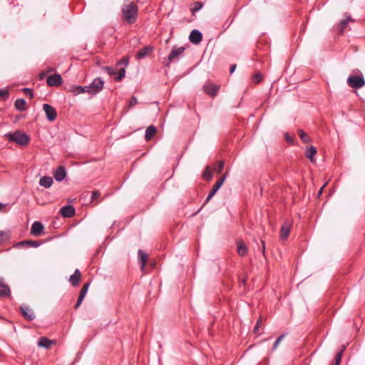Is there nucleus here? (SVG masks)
<instances>
[{
	"mask_svg": "<svg viewBox=\"0 0 365 365\" xmlns=\"http://www.w3.org/2000/svg\"><path fill=\"white\" fill-rule=\"evenodd\" d=\"M128 58L127 57H123L118 63V65L123 64L125 66L128 65Z\"/></svg>",
	"mask_w": 365,
	"mask_h": 365,
	"instance_id": "obj_46",
	"label": "nucleus"
},
{
	"mask_svg": "<svg viewBox=\"0 0 365 365\" xmlns=\"http://www.w3.org/2000/svg\"><path fill=\"white\" fill-rule=\"evenodd\" d=\"M56 341L53 340H51L46 336H42L39 338L38 345V346L44 347L46 349H49L51 345L55 344Z\"/></svg>",
	"mask_w": 365,
	"mask_h": 365,
	"instance_id": "obj_20",
	"label": "nucleus"
},
{
	"mask_svg": "<svg viewBox=\"0 0 365 365\" xmlns=\"http://www.w3.org/2000/svg\"><path fill=\"white\" fill-rule=\"evenodd\" d=\"M298 135L303 143H308L311 141L310 137L303 130H299Z\"/></svg>",
	"mask_w": 365,
	"mask_h": 365,
	"instance_id": "obj_32",
	"label": "nucleus"
},
{
	"mask_svg": "<svg viewBox=\"0 0 365 365\" xmlns=\"http://www.w3.org/2000/svg\"><path fill=\"white\" fill-rule=\"evenodd\" d=\"M346 349V346L343 345L339 351H338L334 357V363L332 365H339L341 363V357L344 350Z\"/></svg>",
	"mask_w": 365,
	"mask_h": 365,
	"instance_id": "obj_29",
	"label": "nucleus"
},
{
	"mask_svg": "<svg viewBox=\"0 0 365 365\" xmlns=\"http://www.w3.org/2000/svg\"><path fill=\"white\" fill-rule=\"evenodd\" d=\"M26 102L24 98H19L14 103L15 108L19 111H24L26 109Z\"/></svg>",
	"mask_w": 365,
	"mask_h": 365,
	"instance_id": "obj_27",
	"label": "nucleus"
},
{
	"mask_svg": "<svg viewBox=\"0 0 365 365\" xmlns=\"http://www.w3.org/2000/svg\"><path fill=\"white\" fill-rule=\"evenodd\" d=\"M44 76H45V73H40V75H39V78H40V79H43V77H44Z\"/></svg>",
	"mask_w": 365,
	"mask_h": 365,
	"instance_id": "obj_51",
	"label": "nucleus"
},
{
	"mask_svg": "<svg viewBox=\"0 0 365 365\" xmlns=\"http://www.w3.org/2000/svg\"><path fill=\"white\" fill-rule=\"evenodd\" d=\"M138 6L133 1L124 4L122 7V16L125 21L129 24L135 22L138 16Z\"/></svg>",
	"mask_w": 365,
	"mask_h": 365,
	"instance_id": "obj_1",
	"label": "nucleus"
},
{
	"mask_svg": "<svg viewBox=\"0 0 365 365\" xmlns=\"http://www.w3.org/2000/svg\"><path fill=\"white\" fill-rule=\"evenodd\" d=\"M354 21V19L350 16H348L346 19L341 21L339 24V33L342 34L346 29V26H348L349 22Z\"/></svg>",
	"mask_w": 365,
	"mask_h": 365,
	"instance_id": "obj_26",
	"label": "nucleus"
},
{
	"mask_svg": "<svg viewBox=\"0 0 365 365\" xmlns=\"http://www.w3.org/2000/svg\"><path fill=\"white\" fill-rule=\"evenodd\" d=\"M153 50V47L150 46H144L136 54L137 59H142L148 56V54Z\"/></svg>",
	"mask_w": 365,
	"mask_h": 365,
	"instance_id": "obj_19",
	"label": "nucleus"
},
{
	"mask_svg": "<svg viewBox=\"0 0 365 365\" xmlns=\"http://www.w3.org/2000/svg\"><path fill=\"white\" fill-rule=\"evenodd\" d=\"M138 103V99L135 96H132L130 100L129 108H132L137 105Z\"/></svg>",
	"mask_w": 365,
	"mask_h": 365,
	"instance_id": "obj_41",
	"label": "nucleus"
},
{
	"mask_svg": "<svg viewBox=\"0 0 365 365\" xmlns=\"http://www.w3.org/2000/svg\"><path fill=\"white\" fill-rule=\"evenodd\" d=\"M138 255L140 257V269L141 270H143L147 264L148 256L141 250H138Z\"/></svg>",
	"mask_w": 365,
	"mask_h": 365,
	"instance_id": "obj_25",
	"label": "nucleus"
},
{
	"mask_svg": "<svg viewBox=\"0 0 365 365\" xmlns=\"http://www.w3.org/2000/svg\"><path fill=\"white\" fill-rule=\"evenodd\" d=\"M202 89L206 94L215 97L219 91L220 86L212 83H206L203 86Z\"/></svg>",
	"mask_w": 365,
	"mask_h": 365,
	"instance_id": "obj_9",
	"label": "nucleus"
},
{
	"mask_svg": "<svg viewBox=\"0 0 365 365\" xmlns=\"http://www.w3.org/2000/svg\"><path fill=\"white\" fill-rule=\"evenodd\" d=\"M101 192L98 190H94L92 192L91 200L93 201L100 197Z\"/></svg>",
	"mask_w": 365,
	"mask_h": 365,
	"instance_id": "obj_42",
	"label": "nucleus"
},
{
	"mask_svg": "<svg viewBox=\"0 0 365 365\" xmlns=\"http://www.w3.org/2000/svg\"><path fill=\"white\" fill-rule=\"evenodd\" d=\"M9 231H0V245H2L9 240Z\"/></svg>",
	"mask_w": 365,
	"mask_h": 365,
	"instance_id": "obj_31",
	"label": "nucleus"
},
{
	"mask_svg": "<svg viewBox=\"0 0 365 365\" xmlns=\"http://www.w3.org/2000/svg\"><path fill=\"white\" fill-rule=\"evenodd\" d=\"M69 91L73 93L74 95H78L80 93H88V86H71Z\"/></svg>",
	"mask_w": 365,
	"mask_h": 365,
	"instance_id": "obj_21",
	"label": "nucleus"
},
{
	"mask_svg": "<svg viewBox=\"0 0 365 365\" xmlns=\"http://www.w3.org/2000/svg\"><path fill=\"white\" fill-rule=\"evenodd\" d=\"M285 336V334H283L282 335H280L277 339V340L275 341V342L273 344V346H272V350H274L277 349V347L278 346L279 344L280 343V341L284 339Z\"/></svg>",
	"mask_w": 365,
	"mask_h": 365,
	"instance_id": "obj_38",
	"label": "nucleus"
},
{
	"mask_svg": "<svg viewBox=\"0 0 365 365\" xmlns=\"http://www.w3.org/2000/svg\"><path fill=\"white\" fill-rule=\"evenodd\" d=\"M225 178H226V174H224L220 179L217 180V181L212 186L210 192L207 196L204 204L207 203L212 199V197L215 195L217 191L220 188V187L223 184Z\"/></svg>",
	"mask_w": 365,
	"mask_h": 365,
	"instance_id": "obj_6",
	"label": "nucleus"
},
{
	"mask_svg": "<svg viewBox=\"0 0 365 365\" xmlns=\"http://www.w3.org/2000/svg\"><path fill=\"white\" fill-rule=\"evenodd\" d=\"M20 311L25 319L31 322L35 319V314L34 312L28 306L21 305L20 307Z\"/></svg>",
	"mask_w": 365,
	"mask_h": 365,
	"instance_id": "obj_10",
	"label": "nucleus"
},
{
	"mask_svg": "<svg viewBox=\"0 0 365 365\" xmlns=\"http://www.w3.org/2000/svg\"><path fill=\"white\" fill-rule=\"evenodd\" d=\"M46 83L49 86H59L63 83V78L60 74L56 73L48 76Z\"/></svg>",
	"mask_w": 365,
	"mask_h": 365,
	"instance_id": "obj_8",
	"label": "nucleus"
},
{
	"mask_svg": "<svg viewBox=\"0 0 365 365\" xmlns=\"http://www.w3.org/2000/svg\"><path fill=\"white\" fill-rule=\"evenodd\" d=\"M223 168H224V162L223 161L218 162L217 167L215 169L216 172L217 173H222Z\"/></svg>",
	"mask_w": 365,
	"mask_h": 365,
	"instance_id": "obj_43",
	"label": "nucleus"
},
{
	"mask_svg": "<svg viewBox=\"0 0 365 365\" xmlns=\"http://www.w3.org/2000/svg\"><path fill=\"white\" fill-rule=\"evenodd\" d=\"M237 253L240 256L243 257L247 253V247L244 242H240L237 245Z\"/></svg>",
	"mask_w": 365,
	"mask_h": 365,
	"instance_id": "obj_30",
	"label": "nucleus"
},
{
	"mask_svg": "<svg viewBox=\"0 0 365 365\" xmlns=\"http://www.w3.org/2000/svg\"><path fill=\"white\" fill-rule=\"evenodd\" d=\"M292 225L289 222L287 221L285 222L281 227L280 230V238L282 240H287L288 237L290 230H291Z\"/></svg>",
	"mask_w": 365,
	"mask_h": 365,
	"instance_id": "obj_14",
	"label": "nucleus"
},
{
	"mask_svg": "<svg viewBox=\"0 0 365 365\" xmlns=\"http://www.w3.org/2000/svg\"><path fill=\"white\" fill-rule=\"evenodd\" d=\"M203 6V4L200 1H195L194 4H193V6L191 8V11L192 13H195L198 11H200L202 7Z\"/></svg>",
	"mask_w": 365,
	"mask_h": 365,
	"instance_id": "obj_34",
	"label": "nucleus"
},
{
	"mask_svg": "<svg viewBox=\"0 0 365 365\" xmlns=\"http://www.w3.org/2000/svg\"><path fill=\"white\" fill-rule=\"evenodd\" d=\"M157 133V128L154 125H150L147 128L145 133V139L146 141L150 140Z\"/></svg>",
	"mask_w": 365,
	"mask_h": 365,
	"instance_id": "obj_22",
	"label": "nucleus"
},
{
	"mask_svg": "<svg viewBox=\"0 0 365 365\" xmlns=\"http://www.w3.org/2000/svg\"><path fill=\"white\" fill-rule=\"evenodd\" d=\"M9 96V92L6 89H0V98H7Z\"/></svg>",
	"mask_w": 365,
	"mask_h": 365,
	"instance_id": "obj_39",
	"label": "nucleus"
},
{
	"mask_svg": "<svg viewBox=\"0 0 365 365\" xmlns=\"http://www.w3.org/2000/svg\"><path fill=\"white\" fill-rule=\"evenodd\" d=\"M88 86V93L96 95L101 92L104 86V81L99 77L93 79V81Z\"/></svg>",
	"mask_w": 365,
	"mask_h": 365,
	"instance_id": "obj_4",
	"label": "nucleus"
},
{
	"mask_svg": "<svg viewBox=\"0 0 365 365\" xmlns=\"http://www.w3.org/2000/svg\"><path fill=\"white\" fill-rule=\"evenodd\" d=\"M44 230V227L41 222L36 221L34 222L31 227V234L33 236H40L43 234Z\"/></svg>",
	"mask_w": 365,
	"mask_h": 365,
	"instance_id": "obj_11",
	"label": "nucleus"
},
{
	"mask_svg": "<svg viewBox=\"0 0 365 365\" xmlns=\"http://www.w3.org/2000/svg\"><path fill=\"white\" fill-rule=\"evenodd\" d=\"M22 91L24 92V94L28 96L30 99H32L34 98V93H33L32 89H31L29 88H24L22 89Z\"/></svg>",
	"mask_w": 365,
	"mask_h": 365,
	"instance_id": "obj_37",
	"label": "nucleus"
},
{
	"mask_svg": "<svg viewBox=\"0 0 365 365\" xmlns=\"http://www.w3.org/2000/svg\"><path fill=\"white\" fill-rule=\"evenodd\" d=\"M213 173L212 170L209 165H207L202 173V178L207 181L212 178Z\"/></svg>",
	"mask_w": 365,
	"mask_h": 365,
	"instance_id": "obj_28",
	"label": "nucleus"
},
{
	"mask_svg": "<svg viewBox=\"0 0 365 365\" xmlns=\"http://www.w3.org/2000/svg\"><path fill=\"white\" fill-rule=\"evenodd\" d=\"M89 286H90V282H86L83 285V287L80 291V294L78 296L76 304L75 305L76 309H78L80 307V305L81 304V303L88 292Z\"/></svg>",
	"mask_w": 365,
	"mask_h": 365,
	"instance_id": "obj_13",
	"label": "nucleus"
},
{
	"mask_svg": "<svg viewBox=\"0 0 365 365\" xmlns=\"http://www.w3.org/2000/svg\"><path fill=\"white\" fill-rule=\"evenodd\" d=\"M5 206H6V205H5L4 204H3V203H0V210H1V209H3L4 207H5Z\"/></svg>",
	"mask_w": 365,
	"mask_h": 365,
	"instance_id": "obj_52",
	"label": "nucleus"
},
{
	"mask_svg": "<svg viewBox=\"0 0 365 365\" xmlns=\"http://www.w3.org/2000/svg\"><path fill=\"white\" fill-rule=\"evenodd\" d=\"M262 252H264V249H265V243L264 241H262Z\"/></svg>",
	"mask_w": 365,
	"mask_h": 365,
	"instance_id": "obj_50",
	"label": "nucleus"
},
{
	"mask_svg": "<svg viewBox=\"0 0 365 365\" xmlns=\"http://www.w3.org/2000/svg\"><path fill=\"white\" fill-rule=\"evenodd\" d=\"M0 297H11V290L9 287L4 282V279L0 277Z\"/></svg>",
	"mask_w": 365,
	"mask_h": 365,
	"instance_id": "obj_15",
	"label": "nucleus"
},
{
	"mask_svg": "<svg viewBox=\"0 0 365 365\" xmlns=\"http://www.w3.org/2000/svg\"><path fill=\"white\" fill-rule=\"evenodd\" d=\"M262 80H263V76L261 73H256L253 76V78H252L253 83H257V84L261 83L262 81Z\"/></svg>",
	"mask_w": 365,
	"mask_h": 365,
	"instance_id": "obj_35",
	"label": "nucleus"
},
{
	"mask_svg": "<svg viewBox=\"0 0 365 365\" xmlns=\"http://www.w3.org/2000/svg\"><path fill=\"white\" fill-rule=\"evenodd\" d=\"M347 84L353 88L359 89L365 86V79L363 75L349 76L347 78Z\"/></svg>",
	"mask_w": 365,
	"mask_h": 365,
	"instance_id": "obj_3",
	"label": "nucleus"
},
{
	"mask_svg": "<svg viewBox=\"0 0 365 365\" xmlns=\"http://www.w3.org/2000/svg\"><path fill=\"white\" fill-rule=\"evenodd\" d=\"M6 136L9 141L14 142L21 146H26L30 142L29 135L20 130H16L14 133H9Z\"/></svg>",
	"mask_w": 365,
	"mask_h": 365,
	"instance_id": "obj_2",
	"label": "nucleus"
},
{
	"mask_svg": "<svg viewBox=\"0 0 365 365\" xmlns=\"http://www.w3.org/2000/svg\"><path fill=\"white\" fill-rule=\"evenodd\" d=\"M185 50V48L184 46L173 48L168 56V61L164 62L165 66L168 67L170 63L178 61L180 56L183 54Z\"/></svg>",
	"mask_w": 365,
	"mask_h": 365,
	"instance_id": "obj_5",
	"label": "nucleus"
},
{
	"mask_svg": "<svg viewBox=\"0 0 365 365\" xmlns=\"http://www.w3.org/2000/svg\"><path fill=\"white\" fill-rule=\"evenodd\" d=\"M66 175V171L63 166H59L54 172V178L56 181H62Z\"/></svg>",
	"mask_w": 365,
	"mask_h": 365,
	"instance_id": "obj_18",
	"label": "nucleus"
},
{
	"mask_svg": "<svg viewBox=\"0 0 365 365\" xmlns=\"http://www.w3.org/2000/svg\"><path fill=\"white\" fill-rule=\"evenodd\" d=\"M189 39L191 43L199 44L202 40V34L200 31L193 29L190 34Z\"/></svg>",
	"mask_w": 365,
	"mask_h": 365,
	"instance_id": "obj_12",
	"label": "nucleus"
},
{
	"mask_svg": "<svg viewBox=\"0 0 365 365\" xmlns=\"http://www.w3.org/2000/svg\"><path fill=\"white\" fill-rule=\"evenodd\" d=\"M103 69L110 76L116 75V72L110 66H105Z\"/></svg>",
	"mask_w": 365,
	"mask_h": 365,
	"instance_id": "obj_40",
	"label": "nucleus"
},
{
	"mask_svg": "<svg viewBox=\"0 0 365 365\" xmlns=\"http://www.w3.org/2000/svg\"><path fill=\"white\" fill-rule=\"evenodd\" d=\"M27 245L33 247H38L41 245V241L40 240H27Z\"/></svg>",
	"mask_w": 365,
	"mask_h": 365,
	"instance_id": "obj_36",
	"label": "nucleus"
},
{
	"mask_svg": "<svg viewBox=\"0 0 365 365\" xmlns=\"http://www.w3.org/2000/svg\"><path fill=\"white\" fill-rule=\"evenodd\" d=\"M27 242H28V241H27V240L21 241V242H19V243L17 244V246H24V245H26V244H27Z\"/></svg>",
	"mask_w": 365,
	"mask_h": 365,
	"instance_id": "obj_49",
	"label": "nucleus"
},
{
	"mask_svg": "<svg viewBox=\"0 0 365 365\" xmlns=\"http://www.w3.org/2000/svg\"><path fill=\"white\" fill-rule=\"evenodd\" d=\"M53 182V178L49 176H43V177L41 178V179L39 180L40 185H41L46 188L50 187L52 185Z\"/></svg>",
	"mask_w": 365,
	"mask_h": 365,
	"instance_id": "obj_23",
	"label": "nucleus"
},
{
	"mask_svg": "<svg viewBox=\"0 0 365 365\" xmlns=\"http://www.w3.org/2000/svg\"><path fill=\"white\" fill-rule=\"evenodd\" d=\"M236 67H237L236 64H232V65L230 66V72L231 73H232L235 71V70Z\"/></svg>",
	"mask_w": 365,
	"mask_h": 365,
	"instance_id": "obj_48",
	"label": "nucleus"
},
{
	"mask_svg": "<svg viewBox=\"0 0 365 365\" xmlns=\"http://www.w3.org/2000/svg\"><path fill=\"white\" fill-rule=\"evenodd\" d=\"M322 190H323V187H321V189L319 190V195L322 194Z\"/></svg>",
	"mask_w": 365,
	"mask_h": 365,
	"instance_id": "obj_53",
	"label": "nucleus"
},
{
	"mask_svg": "<svg viewBox=\"0 0 365 365\" xmlns=\"http://www.w3.org/2000/svg\"><path fill=\"white\" fill-rule=\"evenodd\" d=\"M81 278V273L76 269L73 274L70 276L69 282L73 287H77L79 284Z\"/></svg>",
	"mask_w": 365,
	"mask_h": 365,
	"instance_id": "obj_16",
	"label": "nucleus"
},
{
	"mask_svg": "<svg viewBox=\"0 0 365 365\" xmlns=\"http://www.w3.org/2000/svg\"><path fill=\"white\" fill-rule=\"evenodd\" d=\"M261 324H262V317H260L259 318V319L257 320L256 324H255V327L254 328V332L255 333H257L258 331H259V329L261 327Z\"/></svg>",
	"mask_w": 365,
	"mask_h": 365,
	"instance_id": "obj_44",
	"label": "nucleus"
},
{
	"mask_svg": "<svg viewBox=\"0 0 365 365\" xmlns=\"http://www.w3.org/2000/svg\"><path fill=\"white\" fill-rule=\"evenodd\" d=\"M246 282H247V278L246 277H244L243 279H240V281H239V283H240V286L241 285H245L246 284Z\"/></svg>",
	"mask_w": 365,
	"mask_h": 365,
	"instance_id": "obj_47",
	"label": "nucleus"
},
{
	"mask_svg": "<svg viewBox=\"0 0 365 365\" xmlns=\"http://www.w3.org/2000/svg\"><path fill=\"white\" fill-rule=\"evenodd\" d=\"M60 213L63 217H71L75 215V208L71 205H66L61 209Z\"/></svg>",
	"mask_w": 365,
	"mask_h": 365,
	"instance_id": "obj_17",
	"label": "nucleus"
},
{
	"mask_svg": "<svg viewBox=\"0 0 365 365\" xmlns=\"http://www.w3.org/2000/svg\"><path fill=\"white\" fill-rule=\"evenodd\" d=\"M317 154V149L315 147L311 145L306 150V157L312 162L314 163L315 160L314 158V155Z\"/></svg>",
	"mask_w": 365,
	"mask_h": 365,
	"instance_id": "obj_24",
	"label": "nucleus"
},
{
	"mask_svg": "<svg viewBox=\"0 0 365 365\" xmlns=\"http://www.w3.org/2000/svg\"><path fill=\"white\" fill-rule=\"evenodd\" d=\"M43 110L46 113L48 120L53 122L56 119L57 112L52 106L47 103H44L43 105Z\"/></svg>",
	"mask_w": 365,
	"mask_h": 365,
	"instance_id": "obj_7",
	"label": "nucleus"
},
{
	"mask_svg": "<svg viewBox=\"0 0 365 365\" xmlns=\"http://www.w3.org/2000/svg\"><path fill=\"white\" fill-rule=\"evenodd\" d=\"M125 76V68H121L117 75L114 76V81L115 82H120Z\"/></svg>",
	"mask_w": 365,
	"mask_h": 365,
	"instance_id": "obj_33",
	"label": "nucleus"
},
{
	"mask_svg": "<svg viewBox=\"0 0 365 365\" xmlns=\"http://www.w3.org/2000/svg\"><path fill=\"white\" fill-rule=\"evenodd\" d=\"M285 140L286 141L289 143L290 145L294 144V138L288 133H285Z\"/></svg>",
	"mask_w": 365,
	"mask_h": 365,
	"instance_id": "obj_45",
	"label": "nucleus"
}]
</instances>
